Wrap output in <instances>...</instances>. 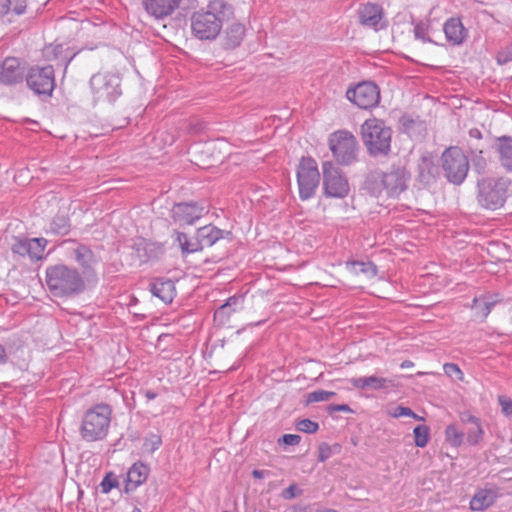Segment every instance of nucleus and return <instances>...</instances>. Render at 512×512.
Returning a JSON list of instances; mask_svg holds the SVG:
<instances>
[{
    "instance_id": "obj_60",
    "label": "nucleus",
    "mask_w": 512,
    "mask_h": 512,
    "mask_svg": "<svg viewBox=\"0 0 512 512\" xmlns=\"http://www.w3.org/2000/svg\"><path fill=\"white\" fill-rule=\"evenodd\" d=\"M314 512H337V511L332 508H320V509H316Z\"/></svg>"
},
{
    "instance_id": "obj_16",
    "label": "nucleus",
    "mask_w": 512,
    "mask_h": 512,
    "mask_svg": "<svg viewBox=\"0 0 512 512\" xmlns=\"http://www.w3.org/2000/svg\"><path fill=\"white\" fill-rule=\"evenodd\" d=\"M358 19L361 25L374 29L375 31L387 27L384 20L383 8L374 3L361 4L357 10Z\"/></svg>"
},
{
    "instance_id": "obj_46",
    "label": "nucleus",
    "mask_w": 512,
    "mask_h": 512,
    "mask_svg": "<svg viewBox=\"0 0 512 512\" xmlns=\"http://www.w3.org/2000/svg\"><path fill=\"white\" fill-rule=\"evenodd\" d=\"M391 415L395 418H400V417L406 416V417H413L414 419H422V417L415 414L409 407H404V406L395 407L393 412L391 413Z\"/></svg>"
},
{
    "instance_id": "obj_45",
    "label": "nucleus",
    "mask_w": 512,
    "mask_h": 512,
    "mask_svg": "<svg viewBox=\"0 0 512 512\" xmlns=\"http://www.w3.org/2000/svg\"><path fill=\"white\" fill-rule=\"evenodd\" d=\"M303 493V490L300 489L297 484L293 483L289 485L286 489L281 492V497L285 500H291Z\"/></svg>"
},
{
    "instance_id": "obj_56",
    "label": "nucleus",
    "mask_w": 512,
    "mask_h": 512,
    "mask_svg": "<svg viewBox=\"0 0 512 512\" xmlns=\"http://www.w3.org/2000/svg\"><path fill=\"white\" fill-rule=\"evenodd\" d=\"M8 360L6 350L3 345L0 344V365L5 364Z\"/></svg>"
},
{
    "instance_id": "obj_44",
    "label": "nucleus",
    "mask_w": 512,
    "mask_h": 512,
    "mask_svg": "<svg viewBox=\"0 0 512 512\" xmlns=\"http://www.w3.org/2000/svg\"><path fill=\"white\" fill-rule=\"evenodd\" d=\"M117 486L118 481L111 473L106 474L100 483L101 492L104 494L109 493L113 488Z\"/></svg>"
},
{
    "instance_id": "obj_43",
    "label": "nucleus",
    "mask_w": 512,
    "mask_h": 512,
    "mask_svg": "<svg viewBox=\"0 0 512 512\" xmlns=\"http://www.w3.org/2000/svg\"><path fill=\"white\" fill-rule=\"evenodd\" d=\"M296 428L304 433H315L318 431L319 425L310 419H302L297 423Z\"/></svg>"
},
{
    "instance_id": "obj_2",
    "label": "nucleus",
    "mask_w": 512,
    "mask_h": 512,
    "mask_svg": "<svg viewBox=\"0 0 512 512\" xmlns=\"http://www.w3.org/2000/svg\"><path fill=\"white\" fill-rule=\"evenodd\" d=\"M224 0H211L205 9L195 11L190 18L192 34L199 40H214L219 35L226 12Z\"/></svg>"
},
{
    "instance_id": "obj_52",
    "label": "nucleus",
    "mask_w": 512,
    "mask_h": 512,
    "mask_svg": "<svg viewBox=\"0 0 512 512\" xmlns=\"http://www.w3.org/2000/svg\"><path fill=\"white\" fill-rule=\"evenodd\" d=\"M460 420L466 426L476 423L480 420L478 417L472 415L470 412H462L460 413Z\"/></svg>"
},
{
    "instance_id": "obj_14",
    "label": "nucleus",
    "mask_w": 512,
    "mask_h": 512,
    "mask_svg": "<svg viewBox=\"0 0 512 512\" xmlns=\"http://www.w3.org/2000/svg\"><path fill=\"white\" fill-rule=\"evenodd\" d=\"M208 212V207L203 201L181 202L173 206L171 217L179 225H193Z\"/></svg>"
},
{
    "instance_id": "obj_42",
    "label": "nucleus",
    "mask_w": 512,
    "mask_h": 512,
    "mask_svg": "<svg viewBox=\"0 0 512 512\" xmlns=\"http://www.w3.org/2000/svg\"><path fill=\"white\" fill-rule=\"evenodd\" d=\"M443 370L448 377L452 379L463 380V372L457 364L446 363L443 366Z\"/></svg>"
},
{
    "instance_id": "obj_8",
    "label": "nucleus",
    "mask_w": 512,
    "mask_h": 512,
    "mask_svg": "<svg viewBox=\"0 0 512 512\" xmlns=\"http://www.w3.org/2000/svg\"><path fill=\"white\" fill-rule=\"evenodd\" d=\"M329 149L341 165H351L357 160L359 146L356 137L347 130H338L329 136Z\"/></svg>"
},
{
    "instance_id": "obj_33",
    "label": "nucleus",
    "mask_w": 512,
    "mask_h": 512,
    "mask_svg": "<svg viewBox=\"0 0 512 512\" xmlns=\"http://www.w3.org/2000/svg\"><path fill=\"white\" fill-rule=\"evenodd\" d=\"M48 241L45 238L29 239V259L38 261L43 258V253Z\"/></svg>"
},
{
    "instance_id": "obj_21",
    "label": "nucleus",
    "mask_w": 512,
    "mask_h": 512,
    "mask_svg": "<svg viewBox=\"0 0 512 512\" xmlns=\"http://www.w3.org/2000/svg\"><path fill=\"white\" fill-rule=\"evenodd\" d=\"M149 286V290L153 296L159 298L166 304L171 303L176 296L175 284L169 278H156Z\"/></svg>"
},
{
    "instance_id": "obj_10",
    "label": "nucleus",
    "mask_w": 512,
    "mask_h": 512,
    "mask_svg": "<svg viewBox=\"0 0 512 512\" xmlns=\"http://www.w3.org/2000/svg\"><path fill=\"white\" fill-rule=\"evenodd\" d=\"M320 182L317 162L311 157H302L297 167L299 197L305 201L311 199Z\"/></svg>"
},
{
    "instance_id": "obj_62",
    "label": "nucleus",
    "mask_w": 512,
    "mask_h": 512,
    "mask_svg": "<svg viewBox=\"0 0 512 512\" xmlns=\"http://www.w3.org/2000/svg\"><path fill=\"white\" fill-rule=\"evenodd\" d=\"M132 512H142L139 508L135 507Z\"/></svg>"
},
{
    "instance_id": "obj_41",
    "label": "nucleus",
    "mask_w": 512,
    "mask_h": 512,
    "mask_svg": "<svg viewBox=\"0 0 512 512\" xmlns=\"http://www.w3.org/2000/svg\"><path fill=\"white\" fill-rule=\"evenodd\" d=\"M233 310L228 308L225 304H222L215 312H214V321L219 325H224L230 319V316L233 314Z\"/></svg>"
},
{
    "instance_id": "obj_54",
    "label": "nucleus",
    "mask_w": 512,
    "mask_h": 512,
    "mask_svg": "<svg viewBox=\"0 0 512 512\" xmlns=\"http://www.w3.org/2000/svg\"><path fill=\"white\" fill-rule=\"evenodd\" d=\"M269 474V471L255 469L252 471V476L256 479H262Z\"/></svg>"
},
{
    "instance_id": "obj_6",
    "label": "nucleus",
    "mask_w": 512,
    "mask_h": 512,
    "mask_svg": "<svg viewBox=\"0 0 512 512\" xmlns=\"http://www.w3.org/2000/svg\"><path fill=\"white\" fill-rule=\"evenodd\" d=\"M361 135L369 155H387L391 149L392 130L382 120L367 119L361 125Z\"/></svg>"
},
{
    "instance_id": "obj_5",
    "label": "nucleus",
    "mask_w": 512,
    "mask_h": 512,
    "mask_svg": "<svg viewBox=\"0 0 512 512\" xmlns=\"http://www.w3.org/2000/svg\"><path fill=\"white\" fill-rule=\"evenodd\" d=\"M112 409L108 404L100 403L88 409L81 421L80 435L86 442L103 440L109 431Z\"/></svg>"
},
{
    "instance_id": "obj_59",
    "label": "nucleus",
    "mask_w": 512,
    "mask_h": 512,
    "mask_svg": "<svg viewBox=\"0 0 512 512\" xmlns=\"http://www.w3.org/2000/svg\"><path fill=\"white\" fill-rule=\"evenodd\" d=\"M75 55H76V54L74 53V54H73V55H71V56H67V55H66V56L63 58L65 68H67V66H68V65H69V63L72 61V59L74 58V56H75Z\"/></svg>"
},
{
    "instance_id": "obj_23",
    "label": "nucleus",
    "mask_w": 512,
    "mask_h": 512,
    "mask_svg": "<svg viewBox=\"0 0 512 512\" xmlns=\"http://www.w3.org/2000/svg\"><path fill=\"white\" fill-rule=\"evenodd\" d=\"M73 257L75 261L82 267L83 273L89 274L93 272L97 259L92 250L83 244H77L73 249Z\"/></svg>"
},
{
    "instance_id": "obj_20",
    "label": "nucleus",
    "mask_w": 512,
    "mask_h": 512,
    "mask_svg": "<svg viewBox=\"0 0 512 512\" xmlns=\"http://www.w3.org/2000/svg\"><path fill=\"white\" fill-rule=\"evenodd\" d=\"M443 31L447 42L453 46L461 45L468 36L467 29L457 17L447 19L443 25Z\"/></svg>"
},
{
    "instance_id": "obj_7",
    "label": "nucleus",
    "mask_w": 512,
    "mask_h": 512,
    "mask_svg": "<svg viewBox=\"0 0 512 512\" xmlns=\"http://www.w3.org/2000/svg\"><path fill=\"white\" fill-rule=\"evenodd\" d=\"M90 88L95 102L113 104L122 94L119 75L99 72L90 78Z\"/></svg>"
},
{
    "instance_id": "obj_48",
    "label": "nucleus",
    "mask_w": 512,
    "mask_h": 512,
    "mask_svg": "<svg viewBox=\"0 0 512 512\" xmlns=\"http://www.w3.org/2000/svg\"><path fill=\"white\" fill-rule=\"evenodd\" d=\"M497 400L501 406L502 413L505 416L512 415V399L506 395H499Z\"/></svg>"
},
{
    "instance_id": "obj_4",
    "label": "nucleus",
    "mask_w": 512,
    "mask_h": 512,
    "mask_svg": "<svg viewBox=\"0 0 512 512\" xmlns=\"http://www.w3.org/2000/svg\"><path fill=\"white\" fill-rule=\"evenodd\" d=\"M511 185L510 178L505 176L482 177L477 181L478 205L491 211L502 208L509 197Z\"/></svg>"
},
{
    "instance_id": "obj_61",
    "label": "nucleus",
    "mask_w": 512,
    "mask_h": 512,
    "mask_svg": "<svg viewBox=\"0 0 512 512\" xmlns=\"http://www.w3.org/2000/svg\"><path fill=\"white\" fill-rule=\"evenodd\" d=\"M266 322V320H260V321H257V322H254V323H251L250 326H260L262 324H264Z\"/></svg>"
},
{
    "instance_id": "obj_37",
    "label": "nucleus",
    "mask_w": 512,
    "mask_h": 512,
    "mask_svg": "<svg viewBox=\"0 0 512 512\" xmlns=\"http://www.w3.org/2000/svg\"><path fill=\"white\" fill-rule=\"evenodd\" d=\"M11 251L13 254H17L21 257H29V239L14 237V242L11 245Z\"/></svg>"
},
{
    "instance_id": "obj_17",
    "label": "nucleus",
    "mask_w": 512,
    "mask_h": 512,
    "mask_svg": "<svg viewBox=\"0 0 512 512\" xmlns=\"http://www.w3.org/2000/svg\"><path fill=\"white\" fill-rule=\"evenodd\" d=\"M133 255L140 263H147L160 258L163 254V246L150 242L144 238H138L132 245Z\"/></svg>"
},
{
    "instance_id": "obj_50",
    "label": "nucleus",
    "mask_w": 512,
    "mask_h": 512,
    "mask_svg": "<svg viewBox=\"0 0 512 512\" xmlns=\"http://www.w3.org/2000/svg\"><path fill=\"white\" fill-rule=\"evenodd\" d=\"M301 441V436L297 434H284L281 438L278 439V443H283L285 445H298Z\"/></svg>"
},
{
    "instance_id": "obj_39",
    "label": "nucleus",
    "mask_w": 512,
    "mask_h": 512,
    "mask_svg": "<svg viewBox=\"0 0 512 512\" xmlns=\"http://www.w3.org/2000/svg\"><path fill=\"white\" fill-rule=\"evenodd\" d=\"M162 445L161 436L157 434H149L145 437L143 447L149 453H154Z\"/></svg>"
},
{
    "instance_id": "obj_9",
    "label": "nucleus",
    "mask_w": 512,
    "mask_h": 512,
    "mask_svg": "<svg viewBox=\"0 0 512 512\" xmlns=\"http://www.w3.org/2000/svg\"><path fill=\"white\" fill-rule=\"evenodd\" d=\"M441 160L447 180L456 185L463 183L469 171V161L463 151L450 147L443 152Z\"/></svg>"
},
{
    "instance_id": "obj_3",
    "label": "nucleus",
    "mask_w": 512,
    "mask_h": 512,
    "mask_svg": "<svg viewBox=\"0 0 512 512\" xmlns=\"http://www.w3.org/2000/svg\"><path fill=\"white\" fill-rule=\"evenodd\" d=\"M45 281L48 290L55 297H73L86 289L82 274L76 268L65 264L47 267Z\"/></svg>"
},
{
    "instance_id": "obj_13",
    "label": "nucleus",
    "mask_w": 512,
    "mask_h": 512,
    "mask_svg": "<svg viewBox=\"0 0 512 512\" xmlns=\"http://www.w3.org/2000/svg\"><path fill=\"white\" fill-rule=\"evenodd\" d=\"M346 97L360 109L376 107L380 101L379 87L372 81H363L346 91Z\"/></svg>"
},
{
    "instance_id": "obj_25",
    "label": "nucleus",
    "mask_w": 512,
    "mask_h": 512,
    "mask_svg": "<svg viewBox=\"0 0 512 512\" xmlns=\"http://www.w3.org/2000/svg\"><path fill=\"white\" fill-rule=\"evenodd\" d=\"M150 473V468L147 464L141 461L134 463L127 473V489H134L143 484Z\"/></svg>"
},
{
    "instance_id": "obj_53",
    "label": "nucleus",
    "mask_w": 512,
    "mask_h": 512,
    "mask_svg": "<svg viewBox=\"0 0 512 512\" xmlns=\"http://www.w3.org/2000/svg\"><path fill=\"white\" fill-rule=\"evenodd\" d=\"M330 413L341 411V412H352V409L347 404H331L328 407Z\"/></svg>"
},
{
    "instance_id": "obj_22",
    "label": "nucleus",
    "mask_w": 512,
    "mask_h": 512,
    "mask_svg": "<svg viewBox=\"0 0 512 512\" xmlns=\"http://www.w3.org/2000/svg\"><path fill=\"white\" fill-rule=\"evenodd\" d=\"M498 497L499 492L495 487L478 489L470 501V509L473 511H484L492 506Z\"/></svg>"
},
{
    "instance_id": "obj_49",
    "label": "nucleus",
    "mask_w": 512,
    "mask_h": 512,
    "mask_svg": "<svg viewBox=\"0 0 512 512\" xmlns=\"http://www.w3.org/2000/svg\"><path fill=\"white\" fill-rule=\"evenodd\" d=\"M510 61H512V43L497 54V62L499 64H506Z\"/></svg>"
},
{
    "instance_id": "obj_32",
    "label": "nucleus",
    "mask_w": 512,
    "mask_h": 512,
    "mask_svg": "<svg viewBox=\"0 0 512 512\" xmlns=\"http://www.w3.org/2000/svg\"><path fill=\"white\" fill-rule=\"evenodd\" d=\"M484 429L481 420L465 427L466 440L470 445H478L484 436Z\"/></svg>"
},
{
    "instance_id": "obj_63",
    "label": "nucleus",
    "mask_w": 512,
    "mask_h": 512,
    "mask_svg": "<svg viewBox=\"0 0 512 512\" xmlns=\"http://www.w3.org/2000/svg\"><path fill=\"white\" fill-rule=\"evenodd\" d=\"M477 134L480 135V131L476 130V133H474V136H477Z\"/></svg>"
},
{
    "instance_id": "obj_57",
    "label": "nucleus",
    "mask_w": 512,
    "mask_h": 512,
    "mask_svg": "<svg viewBox=\"0 0 512 512\" xmlns=\"http://www.w3.org/2000/svg\"><path fill=\"white\" fill-rule=\"evenodd\" d=\"M145 397L148 399V400H153L157 397V393H155L154 391L152 390H147L145 392Z\"/></svg>"
},
{
    "instance_id": "obj_1",
    "label": "nucleus",
    "mask_w": 512,
    "mask_h": 512,
    "mask_svg": "<svg viewBox=\"0 0 512 512\" xmlns=\"http://www.w3.org/2000/svg\"><path fill=\"white\" fill-rule=\"evenodd\" d=\"M411 175L405 166L393 164L387 171H371L365 178L363 189L373 197H380L383 192L389 198H398L408 189Z\"/></svg>"
},
{
    "instance_id": "obj_40",
    "label": "nucleus",
    "mask_w": 512,
    "mask_h": 512,
    "mask_svg": "<svg viewBox=\"0 0 512 512\" xmlns=\"http://www.w3.org/2000/svg\"><path fill=\"white\" fill-rule=\"evenodd\" d=\"M335 395H336V393L332 392V391L316 390V391H313L308 394L307 402L315 403V402L328 401Z\"/></svg>"
},
{
    "instance_id": "obj_55",
    "label": "nucleus",
    "mask_w": 512,
    "mask_h": 512,
    "mask_svg": "<svg viewBox=\"0 0 512 512\" xmlns=\"http://www.w3.org/2000/svg\"><path fill=\"white\" fill-rule=\"evenodd\" d=\"M63 52V46L62 45H55L51 49V53L53 54L54 59H58L59 55Z\"/></svg>"
},
{
    "instance_id": "obj_12",
    "label": "nucleus",
    "mask_w": 512,
    "mask_h": 512,
    "mask_svg": "<svg viewBox=\"0 0 512 512\" xmlns=\"http://www.w3.org/2000/svg\"><path fill=\"white\" fill-rule=\"evenodd\" d=\"M26 84L38 96L50 97L55 89V72L51 65L33 66L26 74Z\"/></svg>"
},
{
    "instance_id": "obj_19",
    "label": "nucleus",
    "mask_w": 512,
    "mask_h": 512,
    "mask_svg": "<svg viewBox=\"0 0 512 512\" xmlns=\"http://www.w3.org/2000/svg\"><path fill=\"white\" fill-rule=\"evenodd\" d=\"M180 0H143L146 12L156 18L164 19L178 8Z\"/></svg>"
},
{
    "instance_id": "obj_35",
    "label": "nucleus",
    "mask_w": 512,
    "mask_h": 512,
    "mask_svg": "<svg viewBox=\"0 0 512 512\" xmlns=\"http://www.w3.org/2000/svg\"><path fill=\"white\" fill-rule=\"evenodd\" d=\"M176 241L183 253H193L200 250L198 239L194 242L190 241L188 236L183 232H177Z\"/></svg>"
},
{
    "instance_id": "obj_51",
    "label": "nucleus",
    "mask_w": 512,
    "mask_h": 512,
    "mask_svg": "<svg viewBox=\"0 0 512 512\" xmlns=\"http://www.w3.org/2000/svg\"><path fill=\"white\" fill-rule=\"evenodd\" d=\"M331 456V447L327 443H321L319 445L318 460L320 462L326 461Z\"/></svg>"
},
{
    "instance_id": "obj_47",
    "label": "nucleus",
    "mask_w": 512,
    "mask_h": 512,
    "mask_svg": "<svg viewBox=\"0 0 512 512\" xmlns=\"http://www.w3.org/2000/svg\"><path fill=\"white\" fill-rule=\"evenodd\" d=\"M243 303H244L243 295H233V296H230L224 304L228 308H231L233 310V312H236L243 307Z\"/></svg>"
},
{
    "instance_id": "obj_31",
    "label": "nucleus",
    "mask_w": 512,
    "mask_h": 512,
    "mask_svg": "<svg viewBox=\"0 0 512 512\" xmlns=\"http://www.w3.org/2000/svg\"><path fill=\"white\" fill-rule=\"evenodd\" d=\"M71 224L70 220L65 215H56L47 230V233H52L54 235H67L70 232Z\"/></svg>"
},
{
    "instance_id": "obj_34",
    "label": "nucleus",
    "mask_w": 512,
    "mask_h": 512,
    "mask_svg": "<svg viewBox=\"0 0 512 512\" xmlns=\"http://www.w3.org/2000/svg\"><path fill=\"white\" fill-rule=\"evenodd\" d=\"M464 432L459 430L456 425L450 424L445 429L446 440L453 446L459 447L464 440Z\"/></svg>"
},
{
    "instance_id": "obj_58",
    "label": "nucleus",
    "mask_w": 512,
    "mask_h": 512,
    "mask_svg": "<svg viewBox=\"0 0 512 512\" xmlns=\"http://www.w3.org/2000/svg\"><path fill=\"white\" fill-rule=\"evenodd\" d=\"M413 366H414V363H413L412 361H410V360H405V361H403V362L401 363V365H400V367H401L402 369H405V368H411V367H413Z\"/></svg>"
},
{
    "instance_id": "obj_28",
    "label": "nucleus",
    "mask_w": 512,
    "mask_h": 512,
    "mask_svg": "<svg viewBox=\"0 0 512 512\" xmlns=\"http://www.w3.org/2000/svg\"><path fill=\"white\" fill-rule=\"evenodd\" d=\"M498 301L499 299L497 298V295H484L480 297H475L473 299L472 307L476 309L477 313L481 317L486 318L493 309V307L498 303Z\"/></svg>"
},
{
    "instance_id": "obj_18",
    "label": "nucleus",
    "mask_w": 512,
    "mask_h": 512,
    "mask_svg": "<svg viewBox=\"0 0 512 512\" xmlns=\"http://www.w3.org/2000/svg\"><path fill=\"white\" fill-rule=\"evenodd\" d=\"M354 388L372 389V390H389L397 387L395 379L379 377L376 375L356 377L350 380Z\"/></svg>"
},
{
    "instance_id": "obj_29",
    "label": "nucleus",
    "mask_w": 512,
    "mask_h": 512,
    "mask_svg": "<svg viewBox=\"0 0 512 512\" xmlns=\"http://www.w3.org/2000/svg\"><path fill=\"white\" fill-rule=\"evenodd\" d=\"M27 7L26 0H0V17L13 13L22 15Z\"/></svg>"
},
{
    "instance_id": "obj_64",
    "label": "nucleus",
    "mask_w": 512,
    "mask_h": 512,
    "mask_svg": "<svg viewBox=\"0 0 512 512\" xmlns=\"http://www.w3.org/2000/svg\"><path fill=\"white\" fill-rule=\"evenodd\" d=\"M477 134L480 135V131L476 130V133H474V136H477Z\"/></svg>"
},
{
    "instance_id": "obj_11",
    "label": "nucleus",
    "mask_w": 512,
    "mask_h": 512,
    "mask_svg": "<svg viewBox=\"0 0 512 512\" xmlns=\"http://www.w3.org/2000/svg\"><path fill=\"white\" fill-rule=\"evenodd\" d=\"M324 194L329 198H345L350 192L346 176L332 162L322 165Z\"/></svg>"
},
{
    "instance_id": "obj_27",
    "label": "nucleus",
    "mask_w": 512,
    "mask_h": 512,
    "mask_svg": "<svg viewBox=\"0 0 512 512\" xmlns=\"http://www.w3.org/2000/svg\"><path fill=\"white\" fill-rule=\"evenodd\" d=\"M224 231L213 225H206L197 230V239L200 250L203 247H211L218 240L223 238Z\"/></svg>"
},
{
    "instance_id": "obj_38",
    "label": "nucleus",
    "mask_w": 512,
    "mask_h": 512,
    "mask_svg": "<svg viewBox=\"0 0 512 512\" xmlns=\"http://www.w3.org/2000/svg\"><path fill=\"white\" fill-rule=\"evenodd\" d=\"M430 25L428 22L419 21L414 25V36L416 39L421 40L424 43H433L432 39L429 37Z\"/></svg>"
},
{
    "instance_id": "obj_36",
    "label": "nucleus",
    "mask_w": 512,
    "mask_h": 512,
    "mask_svg": "<svg viewBox=\"0 0 512 512\" xmlns=\"http://www.w3.org/2000/svg\"><path fill=\"white\" fill-rule=\"evenodd\" d=\"M415 445L417 447L423 448L429 442L430 429L426 425H418L413 430Z\"/></svg>"
},
{
    "instance_id": "obj_26",
    "label": "nucleus",
    "mask_w": 512,
    "mask_h": 512,
    "mask_svg": "<svg viewBox=\"0 0 512 512\" xmlns=\"http://www.w3.org/2000/svg\"><path fill=\"white\" fill-rule=\"evenodd\" d=\"M496 146L502 167L508 172H512V138L501 136L497 138Z\"/></svg>"
},
{
    "instance_id": "obj_30",
    "label": "nucleus",
    "mask_w": 512,
    "mask_h": 512,
    "mask_svg": "<svg viewBox=\"0 0 512 512\" xmlns=\"http://www.w3.org/2000/svg\"><path fill=\"white\" fill-rule=\"evenodd\" d=\"M346 267L349 271H351L354 274H365L369 277H374L377 275V267L374 263L368 261H348L346 263Z\"/></svg>"
},
{
    "instance_id": "obj_24",
    "label": "nucleus",
    "mask_w": 512,
    "mask_h": 512,
    "mask_svg": "<svg viewBox=\"0 0 512 512\" xmlns=\"http://www.w3.org/2000/svg\"><path fill=\"white\" fill-rule=\"evenodd\" d=\"M244 37L245 26L241 23H232L224 31L223 47L225 49H235L240 46Z\"/></svg>"
},
{
    "instance_id": "obj_15",
    "label": "nucleus",
    "mask_w": 512,
    "mask_h": 512,
    "mask_svg": "<svg viewBox=\"0 0 512 512\" xmlns=\"http://www.w3.org/2000/svg\"><path fill=\"white\" fill-rule=\"evenodd\" d=\"M24 63L16 57H6L0 63V85L15 86L26 79Z\"/></svg>"
}]
</instances>
